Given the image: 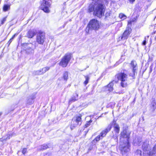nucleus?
Wrapping results in <instances>:
<instances>
[{"label": "nucleus", "mask_w": 156, "mask_h": 156, "mask_svg": "<svg viewBox=\"0 0 156 156\" xmlns=\"http://www.w3.org/2000/svg\"><path fill=\"white\" fill-rule=\"evenodd\" d=\"M149 142L148 140H145L143 142L142 146V149L144 152H149V147L148 145Z\"/></svg>", "instance_id": "9b49d317"}, {"label": "nucleus", "mask_w": 156, "mask_h": 156, "mask_svg": "<svg viewBox=\"0 0 156 156\" xmlns=\"http://www.w3.org/2000/svg\"><path fill=\"white\" fill-rule=\"evenodd\" d=\"M23 46L26 48V51L28 52H32L33 51V45L31 43L26 44V45H23Z\"/></svg>", "instance_id": "f8f14e48"}, {"label": "nucleus", "mask_w": 156, "mask_h": 156, "mask_svg": "<svg viewBox=\"0 0 156 156\" xmlns=\"http://www.w3.org/2000/svg\"><path fill=\"white\" fill-rule=\"evenodd\" d=\"M131 28H128L126 29L124 32L122 36L121 37V39L122 40H125L127 39L129 35L131 32Z\"/></svg>", "instance_id": "9d476101"}, {"label": "nucleus", "mask_w": 156, "mask_h": 156, "mask_svg": "<svg viewBox=\"0 0 156 156\" xmlns=\"http://www.w3.org/2000/svg\"><path fill=\"white\" fill-rule=\"evenodd\" d=\"M130 2L133 3V2H134L135 0H128Z\"/></svg>", "instance_id": "ea45409f"}, {"label": "nucleus", "mask_w": 156, "mask_h": 156, "mask_svg": "<svg viewBox=\"0 0 156 156\" xmlns=\"http://www.w3.org/2000/svg\"><path fill=\"white\" fill-rule=\"evenodd\" d=\"M119 17L122 20L125 19L126 18V15L122 14V13H121L119 14Z\"/></svg>", "instance_id": "a878e982"}, {"label": "nucleus", "mask_w": 156, "mask_h": 156, "mask_svg": "<svg viewBox=\"0 0 156 156\" xmlns=\"http://www.w3.org/2000/svg\"><path fill=\"white\" fill-rule=\"evenodd\" d=\"M5 141L4 140H3V139H0V144L1 145H2L3 144V142Z\"/></svg>", "instance_id": "c9c22d12"}, {"label": "nucleus", "mask_w": 156, "mask_h": 156, "mask_svg": "<svg viewBox=\"0 0 156 156\" xmlns=\"http://www.w3.org/2000/svg\"><path fill=\"white\" fill-rule=\"evenodd\" d=\"M110 11H109L108 12H107L105 14L106 16L107 17L109 16L110 15Z\"/></svg>", "instance_id": "4c0bfd02"}, {"label": "nucleus", "mask_w": 156, "mask_h": 156, "mask_svg": "<svg viewBox=\"0 0 156 156\" xmlns=\"http://www.w3.org/2000/svg\"><path fill=\"white\" fill-rule=\"evenodd\" d=\"M71 58V55L70 53H67L62 58L59 65L63 67H66L69 62Z\"/></svg>", "instance_id": "39448f33"}, {"label": "nucleus", "mask_w": 156, "mask_h": 156, "mask_svg": "<svg viewBox=\"0 0 156 156\" xmlns=\"http://www.w3.org/2000/svg\"><path fill=\"white\" fill-rule=\"evenodd\" d=\"M90 121L87 122V123L85 125L86 127H87L88 126L90 125Z\"/></svg>", "instance_id": "e433bc0d"}, {"label": "nucleus", "mask_w": 156, "mask_h": 156, "mask_svg": "<svg viewBox=\"0 0 156 156\" xmlns=\"http://www.w3.org/2000/svg\"><path fill=\"white\" fill-rule=\"evenodd\" d=\"M120 149L122 154H124L130 150L129 142L128 141L126 142H121L120 145Z\"/></svg>", "instance_id": "423d86ee"}, {"label": "nucleus", "mask_w": 156, "mask_h": 156, "mask_svg": "<svg viewBox=\"0 0 156 156\" xmlns=\"http://www.w3.org/2000/svg\"><path fill=\"white\" fill-rule=\"evenodd\" d=\"M48 147V146H47V145L46 144H44L43 145H42L38 149L39 150H44Z\"/></svg>", "instance_id": "b1692460"}, {"label": "nucleus", "mask_w": 156, "mask_h": 156, "mask_svg": "<svg viewBox=\"0 0 156 156\" xmlns=\"http://www.w3.org/2000/svg\"><path fill=\"white\" fill-rule=\"evenodd\" d=\"M156 108V101L153 99L150 105V110L152 112H153Z\"/></svg>", "instance_id": "ddd939ff"}, {"label": "nucleus", "mask_w": 156, "mask_h": 156, "mask_svg": "<svg viewBox=\"0 0 156 156\" xmlns=\"http://www.w3.org/2000/svg\"><path fill=\"white\" fill-rule=\"evenodd\" d=\"M130 133L129 131L126 130L123 131L121 133L120 139L121 141L126 142L128 141Z\"/></svg>", "instance_id": "1a4fd4ad"}, {"label": "nucleus", "mask_w": 156, "mask_h": 156, "mask_svg": "<svg viewBox=\"0 0 156 156\" xmlns=\"http://www.w3.org/2000/svg\"><path fill=\"white\" fill-rule=\"evenodd\" d=\"M130 65L132 67V69L134 71L135 70H136L137 69V65L136 62L135 61H132L130 63Z\"/></svg>", "instance_id": "dca6fc26"}, {"label": "nucleus", "mask_w": 156, "mask_h": 156, "mask_svg": "<svg viewBox=\"0 0 156 156\" xmlns=\"http://www.w3.org/2000/svg\"><path fill=\"white\" fill-rule=\"evenodd\" d=\"M116 76L118 79L121 81V85L123 87L127 86V81L128 80V76L127 75L124 73L121 72L117 74Z\"/></svg>", "instance_id": "7ed1b4c3"}, {"label": "nucleus", "mask_w": 156, "mask_h": 156, "mask_svg": "<svg viewBox=\"0 0 156 156\" xmlns=\"http://www.w3.org/2000/svg\"><path fill=\"white\" fill-rule=\"evenodd\" d=\"M6 18H7V17H5L2 20V22H1L2 24H3L4 23V22L6 21Z\"/></svg>", "instance_id": "72a5a7b5"}, {"label": "nucleus", "mask_w": 156, "mask_h": 156, "mask_svg": "<svg viewBox=\"0 0 156 156\" xmlns=\"http://www.w3.org/2000/svg\"><path fill=\"white\" fill-rule=\"evenodd\" d=\"M50 69V67H45L43 68L42 69V71H43L44 73H45V72L48 71Z\"/></svg>", "instance_id": "bb28decb"}, {"label": "nucleus", "mask_w": 156, "mask_h": 156, "mask_svg": "<svg viewBox=\"0 0 156 156\" xmlns=\"http://www.w3.org/2000/svg\"><path fill=\"white\" fill-rule=\"evenodd\" d=\"M136 70H135L134 71L133 70V69H132V72L129 73V75L132 77H134L135 76V73L136 72Z\"/></svg>", "instance_id": "cd10ccee"}, {"label": "nucleus", "mask_w": 156, "mask_h": 156, "mask_svg": "<svg viewBox=\"0 0 156 156\" xmlns=\"http://www.w3.org/2000/svg\"><path fill=\"white\" fill-rule=\"evenodd\" d=\"M27 152V149L26 148H24L22 151V153L23 154H25Z\"/></svg>", "instance_id": "473e14b6"}, {"label": "nucleus", "mask_w": 156, "mask_h": 156, "mask_svg": "<svg viewBox=\"0 0 156 156\" xmlns=\"http://www.w3.org/2000/svg\"><path fill=\"white\" fill-rule=\"evenodd\" d=\"M50 1L51 0H43L41 3L40 9L46 13L49 12V9L51 5Z\"/></svg>", "instance_id": "20e7f679"}, {"label": "nucleus", "mask_w": 156, "mask_h": 156, "mask_svg": "<svg viewBox=\"0 0 156 156\" xmlns=\"http://www.w3.org/2000/svg\"><path fill=\"white\" fill-rule=\"evenodd\" d=\"M30 99L31 100H32H32H33V99H32V98H31V99ZM30 100V99L29 98V99H28V101H29Z\"/></svg>", "instance_id": "79ce46f5"}, {"label": "nucleus", "mask_w": 156, "mask_h": 156, "mask_svg": "<svg viewBox=\"0 0 156 156\" xmlns=\"http://www.w3.org/2000/svg\"><path fill=\"white\" fill-rule=\"evenodd\" d=\"M135 20H136V19H135L132 20H130L128 22V24H131L133 22H134Z\"/></svg>", "instance_id": "f704fd0d"}, {"label": "nucleus", "mask_w": 156, "mask_h": 156, "mask_svg": "<svg viewBox=\"0 0 156 156\" xmlns=\"http://www.w3.org/2000/svg\"><path fill=\"white\" fill-rule=\"evenodd\" d=\"M141 139H139L138 138H136L133 140V144L134 145L140 146L142 143Z\"/></svg>", "instance_id": "2eb2a0df"}, {"label": "nucleus", "mask_w": 156, "mask_h": 156, "mask_svg": "<svg viewBox=\"0 0 156 156\" xmlns=\"http://www.w3.org/2000/svg\"><path fill=\"white\" fill-rule=\"evenodd\" d=\"M78 125H80L81 123H80V124H79V122H77L75 120L73 121L72 122V124L70 126V128L72 130Z\"/></svg>", "instance_id": "a211bd4d"}, {"label": "nucleus", "mask_w": 156, "mask_h": 156, "mask_svg": "<svg viewBox=\"0 0 156 156\" xmlns=\"http://www.w3.org/2000/svg\"><path fill=\"white\" fill-rule=\"evenodd\" d=\"M135 155L136 156H141L142 152L141 151L139 150H137L135 152Z\"/></svg>", "instance_id": "393cba45"}, {"label": "nucleus", "mask_w": 156, "mask_h": 156, "mask_svg": "<svg viewBox=\"0 0 156 156\" xmlns=\"http://www.w3.org/2000/svg\"><path fill=\"white\" fill-rule=\"evenodd\" d=\"M146 153L148 154L149 156H156V144L153 147V149L151 151L147 152Z\"/></svg>", "instance_id": "4468645a"}, {"label": "nucleus", "mask_w": 156, "mask_h": 156, "mask_svg": "<svg viewBox=\"0 0 156 156\" xmlns=\"http://www.w3.org/2000/svg\"><path fill=\"white\" fill-rule=\"evenodd\" d=\"M114 85L113 83L112 82L110 83L106 87V89L107 90L111 91L113 90V86Z\"/></svg>", "instance_id": "f3484780"}, {"label": "nucleus", "mask_w": 156, "mask_h": 156, "mask_svg": "<svg viewBox=\"0 0 156 156\" xmlns=\"http://www.w3.org/2000/svg\"><path fill=\"white\" fill-rule=\"evenodd\" d=\"M13 135V134L12 133H10L9 134L7 135V137L6 138H3V140H5V141H6L7 139H9L10 137H11Z\"/></svg>", "instance_id": "c756f323"}, {"label": "nucleus", "mask_w": 156, "mask_h": 156, "mask_svg": "<svg viewBox=\"0 0 156 156\" xmlns=\"http://www.w3.org/2000/svg\"><path fill=\"white\" fill-rule=\"evenodd\" d=\"M12 40H11L10 41V40L9 42L10 43L12 42Z\"/></svg>", "instance_id": "37998d69"}, {"label": "nucleus", "mask_w": 156, "mask_h": 156, "mask_svg": "<svg viewBox=\"0 0 156 156\" xmlns=\"http://www.w3.org/2000/svg\"><path fill=\"white\" fill-rule=\"evenodd\" d=\"M114 128L115 131L117 133H119L120 128L119 125L116 124H115L114 125Z\"/></svg>", "instance_id": "aec40b11"}, {"label": "nucleus", "mask_w": 156, "mask_h": 156, "mask_svg": "<svg viewBox=\"0 0 156 156\" xmlns=\"http://www.w3.org/2000/svg\"><path fill=\"white\" fill-rule=\"evenodd\" d=\"M78 95L77 94L76 95V96H74L73 98H72L71 99H70L69 101V102H74L75 101L77 100H78Z\"/></svg>", "instance_id": "5701e85b"}, {"label": "nucleus", "mask_w": 156, "mask_h": 156, "mask_svg": "<svg viewBox=\"0 0 156 156\" xmlns=\"http://www.w3.org/2000/svg\"><path fill=\"white\" fill-rule=\"evenodd\" d=\"M10 8V5H4L3 7V10L4 11H6L8 10V9H9Z\"/></svg>", "instance_id": "c85d7f7f"}, {"label": "nucleus", "mask_w": 156, "mask_h": 156, "mask_svg": "<svg viewBox=\"0 0 156 156\" xmlns=\"http://www.w3.org/2000/svg\"><path fill=\"white\" fill-rule=\"evenodd\" d=\"M45 39V34L44 32L39 31L37 34L36 41L39 44H43Z\"/></svg>", "instance_id": "6e6552de"}, {"label": "nucleus", "mask_w": 156, "mask_h": 156, "mask_svg": "<svg viewBox=\"0 0 156 156\" xmlns=\"http://www.w3.org/2000/svg\"><path fill=\"white\" fill-rule=\"evenodd\" d=\"M69 77V73L68 72L66 71L65 72L63 75V78L64 80L66 81H67Z\"/></svg>", "instance_id": "4be33fe9"}, {"label": "nucleus", "mask_w": 156, "mask_h": 156, "mask_svg": "<svg viewBox=\"0 0 156 156\" xmlns=\"http://www.w3.org/2000/svg\"><path fill=\"white\" fill-rule=\"evenodd\" d=\"M85 78L86 79V80L84 82V84H85V85H86L88 82V81L89 80L90 78L88 76H85Z\"/></svg>", "instance_id": "7c9ffc66"}, {"label": "nucleus", "mask_w": 156, "mask_h": 156, "mask_svg": "<svg viewBox=\"0 0 156 156\" xmlns=\"http://www.w3.org/2000/svg\"><path fill=\"white\" fill-rule=\"evenodd\" d=\"M100 23L98 20L92 19L90 20L88 24L86 29V32L90 34L93 30H97L100 28Z\"/></svg>", "instance_id": "f03ea898"}, {"label": "nucleus", "mask_w": 156, "mask_h": 156, "mask_svg": "<svg viewBox=\"0 0 156 156\" xmlns=\"http://www.w3.org/2000/svg\"><path fill=\"white\" fill-rule=\"evenodd\" d=\"M35 34L34 30H30L28 32L27 36L29 38H31L34 36Z\"/></svg>", "instance_id": "6ab92c4d"}, {"label": "nucleus", "mask_w": 156, "mask_h": 156, "mask_svg": "<svg viewBox=\"0 0 156 156\" xmlns=\"http://www.w3.org/2000/svg\"><path fill=\"white\" fill-rule=\"evenodd\" d=\"M42 71V69H41L40 70L34 71L33 72V74L35 75H40L44 74L43 71Z\"/></svg>", "instance_id": "412c9836"}, {"label": "nucleus", "mask_w": 156, "mask_h": 156, "mask_svg": "<svg viewBox=\"0 0 156 156\" xmlns=\"http://www.w3.org/2000/svg\"><path fill=\"white\" fill-rule=\"evenodd\" d=\"M88 9L90 12L94 11V14L99 18L104 16L105 11L104 6L101 1L94 3V5H90Z\"/></svg>", "instance_id": "f257e3e1"}, {"label": "nucleus", "mask_w": 156, "mask_h": 156, "mask_svg": "<svg viewBox=\"0 0 156 156\" xmlns=\"http://www.w3.org/2000/svg\"><path fill=\"white\" fill-rule=\"evenodd\" d=\"M81 117L79 116L76 117V119L75 121H76V122H79V124H80V123H81Z\"/></svg>", "instance_id": "2f4dec72"}, {"label": "nucleus", "mask_w": 156, "mask_h": 156, "mask_svg": "<svg viewBox=\"0 0 156 156\" xmlns=\"http://www.w3.org/2000/svg\"><path fill=\"white\" fill-rule=\"evenodd\" d=\"M15 35H13V36L11 38V39H10V41L11 40H12V39L14 38V37H15Z\"/></svg>", "instance_id": "a19ab883"}, {"label": "nucleus", "mask_w": 156, "mask_h": 156, "mask_svg": "<svg viewBox=\"0 0 156 156\" xmlns=\"http://www.w3.org/2000/svg\"><path fill=\"white\" fill-rule=\"evenodd\" d=\"M112 128L111 125H109L107 128L105 130H103L100 134L99 135L97 136L92 141V143H95V141H98L101 139L105 136L107 133Z\"/></svg>", "instance_id": "0eeeda50"}, {"label": "nucleus", "mask_w": 156, "mask_h": 156, "mask_svg": "<svg viewBox=\"0 0 156 156\" xmlns=\"http://www.w3.org/2000/svg\"><path fill=\"white\" fill-rule=\"evenodd\" d=\"M145 40L142 43V44L143 45H145L146 43V37H145Z\"/></svg>", "instance_id": "58836bf2"}]
</instances>
